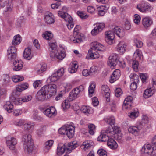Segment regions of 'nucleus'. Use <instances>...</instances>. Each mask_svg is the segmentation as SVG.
I'll list each match as a JSON object with an SVG mask.
<instances>
[{
	"mask_svg": "<svg viewBox=\"0 0 156 156\" xmlns=\"http://www.w3.org/2000/svg\"><path fill=\"white\" fill-rule=\"evenodd\" d=\"M137 7L139 11L144 12L151 11L152 9L150 5L144 1L138 5Z\"/></svg>",
	"mask_w": 156,
	"mask_h": 156,
	"instance_id": "nucleus-9",
	"label": "nucleus"
},
{
	"mask_svg": "<svg viewBox=\"0 0 156 156\" xmlns=\"http://www.w3.org/2000/svg\"><path fill=\"white\" fill-rule=\"evenodd\" d=\"M81 111L87 115L92 113L93 112V109L91 108L86 106H82L81 108Z\"/></svg>",
	"mask_w": 156,
	"mask_h": 156,
	"instance_id": "nucleus-27",
	"label": "nucleus"
},
{
	"mask_svg": "<svg viewBox=\"0 0 156 156\" xmlns=\"http://www.w3.org/2000/svg\"><path fill=\"white\" fill-rule=\"evenodd\" d=\"M104 120L107 123L112 126L114 125L115 123V119L114 117L112 116L108 117L106 118H105Z\"/></svg>",
	"mask_w": 156,
	"mask_h": 156,
	"instance_id": "nucleus-37",
	"label": "nucleus"
},
{
	"mask_svg": "<svg viewBox=\"0 0 156 156\" xmlns=\"http://www.w3.org/2000/svg\"><path fill=\"white\" fill-rule=\"evenodd\" d=\"M131 81L133 83H138L139 81V76L135 74H131L130 76Z\"/></svg>",
	"mask_w": 156,
	"mask_h": 156,
	"instance_id": "nucleus-42",
	"label": "nucleus"
},
{
	"mask_svg": "<svg viewBox=\"0 0 156 156\" xmlns=\"http://www.w3.org/2000/svg\"><path fill=\"white\" fill-rule=\"evenodd\" d=\"M6 143L8 147L10 149L13 150L17 144V140L16 138L12 137L7 140Z\"/></svg>",
	"mask_w": 156,
	"mask_h": 156,
	"instance_id": "nucleus-19",
	"label": "nucleus"
},
{
	"mask_svg": "<svg viewBox=\"0 0 156 156\" xmlns=\"http://www.w3.org/2000/svg\"><path fill=\"white\" fill-rule=\"evenodd\" d=\"M101 89L102 93L103 94L109 92L110 90L108 87L107 85H104L102 86L101 87Z\"/></svg>",
	"mask_w": 156,
	"mask_h": 156,
	"instance_id": "nucleus-60",
	"label": "nucleus"
},
{
	"mask_svg": "<svg viewBox=\"0 0 156 156\" xmlns=\"http://www.w3.org/2000/svg\"><path fill=\"white\" fill-rule=\"evenodd\" d=\"M39 69H36V72L38 73H41L43 72L46 70V65H43L41 66V65L39 66Z\"/></svg>",
	"mask_w": 156,
	"mask_h": 156,
	"instance_id": "nucleus-50",
	"label": "nucleus"
},
{
	"mask_svg": "<svg viewBox=\"0 0 156 156\" xmlns=\"http://www.w3.org/2000/svg\"><path fill=\"white\" fill-rule=\"evenodd\" d=\"M134 22L135 23L138 24L140 23L141 19L140 16L138 14H135L134 15Z\"/></svg>",
	"mask_w": 156,
	"mask_h": 156,
	"instance_id": "nucleus-62",
	"label": "nucleus"
},
{
	"mask_svg": "<svg viewBox=\"0 0 156 156\" xmlns=\"http://www.w3.org/2000/svg\"><path fill=\"white\" fill-rule=\"evenodd\" d=\"M68 100H65L62 104V106L64 110H66L69 108L70 106V104Z\"/></svg>",
	"mask_w": 156,
	"mask_h": 156,
	"instance_id": "nucleus-47",
	"label": "nucleus"
},
{
	"mask_svg": "<svg viewBox=\"0 0 156 156\" xmlns=\"http://www.w3.org/2000/svg\"><path fill=\"white\" fill-rule=\"evenodd\" d=\"M91 146L90 142L89 141H87L83 142L82 147H83V149H88L90 148Z\"/></svg>",
	"mask_w": 156,
	"mask_h": 156,
	"instance_id": "nucleus-53",
	"label": "nucleus"
},
{
	"mask_svg": "<svg viewBox=\"0 0 156 156\" xmlns=\"http://www.w3.org/2000/svg\"><path fill=\"white\" fill-rule=\"evenodd\" d=\"M104 130L101 131V134L99 136L98 138V140L102 142L108 141V137L104 134Z\"/></svg>",
	"mask_w": 156,
	"mask_h": 156,
	"instance_id": "nucleus-33",
	"label": "nucleus"
},
{
	"mask_svg": "<svg viewBox=\"0 0 156 156\" xmlns=\"http://www.w3.org/2000/svg\"><path fill=\"white\" fill-rule=\"evenodd\" d=\"M43 37L47 40H50L53 37L52 34L48 32H46L42 35Z\"/></svg>",
	"mask_w": 156,
	"mask_h": 156,
	"instance_id": "nucleus-46",
	"label": "nucleus"
},
{
	"mask_svg": "<svg viewBox=\"0 0 156 156\" xmlns=\"http://www.w3.org/2000/svg\"><path fill=\"white\" fill-rule=\"evenodd\" d=\"M133 98L131 96H129L126 98L124 101L123 107L125 109L130 108L132 102Z\"/></svg>",
	"mask_w": 156,
	"mask_h": 156,
	"instance_id": "nucleus-18",
	"label": "nucleus"
},
{
	"mask_svg": "<svg viewBox=\"0 0 156 156\" xmlns=\"http://www.w3.org/2000/svg\"><path fill=\"white\" fill-rule=\"evenodd\" d=\"M44 19L45 22L48 24H53L55 21L54 15L50 12L46 13L44 15Z\"/></svg>",
	"mask_w": 156,
	"mask_h": 156,
	"instance_id": "nucleus-14",
	"label": "nucleus"
},
{
	"mask_svg": "<svg viewBox=\"0 0 156 156\" xmlns=\"http://www.w3.org/2000/svg\"><path fill=\"white\" fill-rule=\"evenodd\" d=\"M46 131V126H43L37 130V133L39 135H41Z\"/></svg>",
	"mask_w": 156,
	"mask_h": 156,
	"instance_id": "nucleus-63",
	"label": "nucleus"
},
{
	"mask_svg": "<svg viewBox=\"0 0 156 156\" xmlns=\"http://www.w3.org/2000/svg\"><path fill=\"white\" fill-rule=\"evenodd\" d=\"M23 132H30L34 129V126L32 123L28 122L24 124Z\"/></svg>",
	"mask_w": 156,
	"mask_h": 156,
	"instance_id": "nucleus-25",
	"label": "nucleus"
},
{
	"mask_svg": "<svg viewBox=\"0 0 156 156\" xmlns=\"http://www.w3.org/2000/svg\"><path fill=\"white\" fill-rule=\"evenodd\" d=\"M114 139H111L109 140L107 143V145L109 147L113 149H116L117 148V143L115 141V140H116L114 138Z\"/></svg>",
	"mask_w": 156,
	"mask_h": 156,
	"instance_id": "nucleus-26",
	"label": "nucleus"
},
{
	"mask_svg": "<svg viewBox=\"0 0 156 156\" xmlns=\"http://www.w3.org/2000/svg\"><path fill=\"white\" fill-rule=\"evenodd\" d=\"M142 23L145 27H148L152 24V21L149 18L145 17L142 19Z\"/></svg>",
	"mask_w": 156,
	"mask_h": 156,
	"instance_id": "nucleus-32",
	"label": "nucleus"
},
{
	"mask_svg": "<svg viewBox=\"0 0 156 156\" xmlns=\"http://www.w3.org/2000/svg\"><path fill=\"white\" fill-rule=\"evenodd\" d=\"M23 56L25 58L28 60L30 59L32 57L31 50L29 48L25 49L24 51Z\"/></svg>",
	"mask_w": 156,
	"mask_h": 156,
	"instance_id": "nucleus-30",
	"label": "nucleus"
},
{
	"mask_svg": "<svg viewBox=\"0 0 156 156\" xmlns=\"http://www.w3.org/2000/svg\"><path fill=\"white\" fill-rule=\"evenodd\" d=\"M59 78L56 75L55 73L52 74L47 79V81L48 83L51 82H54L57 81Z\"/></svg>",
	"mask_w": 156,
	"mask_h": 156,
	"instance_id": "nucleus-39",
	"label": "nucleus"
},
{
	"mask_svg": "<svg viewBox=\"0 0 156 156\" xmlns=\"http://www.w3.org/2000/svg\"><path fill=\"white\" fill-rule=\"evenodd\" d=\"M17 49L14 46H11L8 50L7 57L11 61L16 58Z\"/></svg>",
	"mask_w": 156,
	"mask_h": 156,
	"instance_id": "nucleus-10",
	"label": "nucleus"
},
{
	"mask_svg": "<svg viewBox=\"0 0 156 156\" xmlns=\"http://www.w3.org/2000/svg\"><path fill=\"white\" fill-rule=\"evenodd\" d=\"M32 98V97L30 95L26 96L24 98H20L19 99L18 101H19V104L22 103V102H27L30 101Z\"/></svg>",
	"mask_w": 156,
	"mask_h": 156,
	"instance_id": "nucleus-43",
	"label": "nucleus"
},
{
	"mask_svg": "<svg viewBox=\"0 0 156 156\" xmlns=\"http://www.w3.org/2000/svg\"><path fill=\"white\" fill-rule=\"evenodd\" d=\"M117 69H115L113 72L111 76V78L109 81L111 83H113L117 80V73L116 70Z\"/></svg>",
	"mask_w": 156,
	"mask_h": 156,
	"instance_id": "nucleus-44",
	"label": "nucleus"
},
{
	"mask_svg": "<svg viewBox=\"0 0 156 156\" xmlns=\"http://www.w3.org/2000/svg\"><path fill=\"white\" fill-rule=\"evenodd\" d=\"M3 108L8 113H10L12 112L13 106L11 102L7 101L3 106Z\"/></svg>",
	"mask_w": 156,
	"mask_h": 156,
	"instance_id": "nucleus-28",
	"label": "nucleus"
},
{
	"mask_svg": "<svg viewBox=\"0 0 156 156\" xmlns=\"http://www.w3.org/2000/svg\"><path fill=\"white\" fill-rule=\"evenodd\" d=\"M134 41L137 47L140 48L143 46V44L141 41L137 39H135L134 40Z\"/></svg>",
	"mask_w": 156,
	"mask_h": 156,
	"instance_id": "nucleus-64",
	"label": "nucleus"
},
{
	"mask_svg": "<svg viewBox=\"0 0 156 156\" xmlns=\"http://www.w3.org/2000/svg\"><path fill=\"white\" fill-rule=\"evenodd\" d=\"M98 153L100 156H107V152L103 149H99L98 151Z\"/></svg>",
	"mask_w": 156,
	"mask_h": 156,
	"instance_id": "nucleus-59",
	"label": "nucleus"
},
{
	"mask_svg": "<svg viewBox=\"0 0 156 156\" xmlns=\"http://www.w3.org/2000/svg\"><path fill=\"white\" fill-rule=\"evenodd\" d=\"M3 83L5 84L9 83L10 82V78L8 75H4L2 77Z\"/></svg>",
	"mask_w": 156,
	"mask_h": 156,
	"instance_id": "nucleus-51",
	"label": "nucleus"
},
{
	"mask_svg": "<svg viewBox=\"0 0 156 156\" xmlns=\"http://www.w3.org/2000/svg\"><path fill=\"white\" fill-rule=\"evenodd\" d=\"M125 35V32L123 29L122 28L118 27V37L120 38L123 37Z\"/></svg>",
	"mask_w": 156,
	"mask_h": 156,
	"instance_id": "nucleus-54",
	"label": "nucleus"
},
{
	"mask_svg": "<svg viewBox=\"0 0 156 156\" xmlns=\"http://www.w3.org/2000/svg\"><path fill=\"white\" fill-rule=\"evenodd\" d=\"M108 8H106L105 5L101 6L99 7L98 8V14L101 16H103Z\"/></svg>",
	"mask_w": 156,
	"mask_h": 156,
	"instance_id": "nucleus-36",
	"label": "nucleus"
},
{
	"mask_svg": "<svg viewBox=\"0 0 156 156\" xmlns=\"http://www.w3.org/2000/svg\"><path fill=\"white\" fill-rule=\"evenodd\" d=\"M64 70L63 68H61L58 70L56 72L54 73L59 79L63 75L64 73Z\"/></svg>",
	"mask_w": 156,
	"mask_h": 156,
	"instance_id": "nucleus-52",
	"label": "nucleus"
},
{
	"mask_svg": "<svg viewBox=\"0 0 156 156\" xmlns=\"http://www.w3.org/2000/svg\"><path fill=\"white\" fill-rule=\"evenodd\" d=\"M66 150V146L65 144L61 143L58 145L57 148V154L60 156L62 155Z\"/></svg>",
	"mask_w": 156,
	"mask_h": 156,
	"instance_id": "nucleus-24",
	"label": "nucleus"
},
{
	"mask_svg": "<svg viewBox=\"0 0 156 156\" xmlns=\"http://www.w3.org/2000/svg\"><path fill=\"white\" fill-rule=\"evenodd\" d=\"M12 61L13 62V69L14 71H19L22 69L23 62L21 60L15 59Z\"/></svg>",
	"mask_w": 156,
	"mask_h": 156,
	"instance_id": "nucleus-15",
	"label": "nucleus"
},
{
	"mask_svg": "<svg viewBox=\"0 0 156 156\" xmlns=\"http://www.w3.org/2000/svg\"><path fill=\"white\" fill-rule=\"evenodd\" d=\"M91 45V47L88 50V53L86 57V58L87 59H94L99 58V54L97 51H104V47L97 42L92 43Z\"/></svg>",
	"mask_w": 156,
	"mask_h": 156,
	"instance_id": "nucleus-2",
	"label": "nucleus"
},
{
	"mask_svg": "<svg viewBox=\"0 0 156 156\" xmlns=\"http://www.w3.org/2000/svg\"><path fill=\"white\" fill-rule=\"evenodd\" d=\"M141 151L142 153L148 154H154V153H152V149L151 145L149 144H145L142 147Z\"/></svg>",
	"mask_w": 156,
	"mask_h": 156,
	"instance_id": "nucleus-20",
	"label": "nucleus"
},
{
	"mask_svg": "<svg viewBox=\"0 0 156 156\" xmlns=\"http://www.w3.org/2000/svg\"><path fill=\"white\" fill-rule=\"evenodd\" d=\"M78 146V144L75 141L70 142L68 144V146L66 147V150L68 152L70 153L72 150L76 148Z\"/></svg>",
	"mask_w": 156,
	"mask_h": 156,
	"instance_id": "nucleus-23",
	"label": "nucleus"
},
{
	"mask_svg": "<svg viewBox=\"0 0 156 156\" xmlns=\"http://www.w3.org/2000/svg\"><path fill=\"white\" fill-rule=\"evenodd\" d=\"M77 14L79 16L83 19H86L88 17V16L83 12L78 11Z\"/></svg>",
	"mask_w": 156,
	"mask_h": 156,
	"instance_id": "nucleus-57",
	"label": "nucleus"
},
{
	"mask_svg": "<svg viewBox=\"0 0 156 156\" xmlns=\"http://www.w3.org/2000/svg\"><path fill=\"white\" fill-rule=\"evenodd\" d=\"M78 67V65L76 63H73L72 66L68 69V71L69 72L71 73H74L76 71Z\"/></svg>",
	"mask_w": 156,
	"mask_h": 156,
	"instance_id": "nucleus-40",
	"label": "nucleus"
},
{
	"mask_svg": "<svg viewBox=\"0 0 156 156\" xmlns=\"http://www.w3.org/2000/svg\"><path fill=\"white\" fill-rule=\"evenodd\" d=\"M90 73L91 75H94L98 73V68L94 66H92L90 69Z\"/></svg>",
	"mask_w": 156,
	"mask_h": 156,
	"instance_id": "nucleus-61",
	"label": "nucleus"
},
{
	"mask_svg": "<svg viewBox=\"0 0 156 156\" xmlns=\"http://www.w3.org/2000/svg\"><path fill=\"white\" fill-rule=\"evenodd\" d=\"M74 127L69 125H66L65 126H63L58 130L59 133L62 135L66 134L68 137L71 138L74 133Z\"/></svg>",
	"mask_w": 156,
	"mask_h": 156,
	"instance_id": "nucleus-4",
	"label": "nucleus"
},
{
	"mask_svg": "<svg viewBox=\"0 0 156 156\" xmlns=\"http://www.w3.org/2000/svg\"><path fill=\"white\" fill-rule=\"evenodd\" d=\"M53 141L51 140H49L47 141L45 143V146L44 148V151L45 153L48 152L53 144Z\"/></svg>",
	"mask_w": 156,
	"mask_h": 156,
	"instance_id": "nucleus-31",
	"label": "nucleus"
},
{
	"mask_svg": "<svg viewBox=\"0 0 156 156\" xmlns=\"http://www.w3.org/2000/svg\"><path fill=\"white\" fill-rule=\"evenodd\" d=\"M126 45L123 41H121L118 44V51L121 54H123L126 51Z\"/></svg>",
	"mask_w": 156,
	"mask_h": 156,
	"instance_id": "nucleus-22",
	"label": "nucleus"
},
{
	"mask_svg": "<svg viewBox=\"0 0 156 156\" xmlns=\"http://www.w3.org/2000/svg\"><path fill=\"white\" fill-rule=\"evenodd\" d=\"M21 41V37L20 35L18 34L14 37L12 43V45H16L20 44Z\"/></svg>",
	"mask_w": 156,
	"mask_h": 156,
	"instance_id": "nucleus-38",
	"label": "nucleus"
},
{
	"mask_svg": "<svg viewBox=\"0 0 156 156\" xmlns=\"http://www.w3.org/2000/svg\"><path fill=\"white\" fill-rule=\"evenodd\" d=\"M139 115V112L137 110H135L129 113V117L132 119H135Z\"/></svg>",
	"mask_w": 156,
	"mask_h": 156,
	"instance_id": "nucleus-48",
	"label": "nucleus"
},
{
	"mask_svg": "<svg viewBox=\"0 0 156 156\" xmlns=\"http://www.w3.org/2000/svg\"><path fill=\"white\" fill-rule=\"evenodd\" d=\"M137 129L136 126H131L128 129V130L130 133L133 134L135 136H137L139 134Z\"/></svg>",
	"mask_w": 156,
	"mask_h": 156,
	"instance_id": "nucleus-35",
	"label": "nucleus"
},
{
	"mask_svg": "<svg viewBox=\"0 0 156 156\" xmlns=\"http://www.w3.org/2000/svg\"><path fill=\"white\" fill-rule=\"evenodd\" d=\"M155 90L152 87L146 89L144 93V97L147 98L152 96L154 93Z\"/></svg>",
	"mask_w": 156,
	"mask_h": 156,
	"instance_id": "nucleus-21",
	"label": "nucleus"
},
{
	"mask_svg": "<svg viewBox=\"0 0 156 156\" xmlns=\"http://www.w3.org/2000/svg\"><path fill=\"white\" fill-rule=\"evenodd\" d=\"M22 141L25 151L29 154L32 153L34 149V144L31 135L30 134L24 135Z\"/></svg>",
	"mask_w": 156,
	"mask_h": 156,
	"instance_id": "nucleus-3",
	"label": "nucleus"
},
{
	"mask_svg": "<svg viewBox=\"0 0 156 156\" xmlns=\"http://www.w3.org/2000/svg\"><path fill=\"white\" fill-rule=\"evenodd\" d=\"M49 50L51 52H54L57 51V44L56 42H51L49 43Z\"/></svg>",
	"mask_w": 156,
	"mask_h": 156,
	"instance_id": "nucleus-41",
	"label": "nucleus"
},
{
	"mask_svg": "<svg viewBox=\"0 0 156 156\" xmlns=\"http://www.w3.org/2000/svg\"><path fill=\"white\" fill-rule=\"evenodd\" d=\"M80 29V26H76L74 29L73 36L70 37V41L74 43H80L82 41L81 34L78 32Z\"/></svg>",
	"mask_w": 156,
	"mask_h": 156,
	"instance_id": "nucleus-5",
	"label": "nucleus"
},
{
	"mask_svg": "<svg viewBox=\"0 0 156 156\" xmlns=\"http://www.w3.org/2000/svg\"><path fill=\"white\" fill-rule=\"evenodd\" d=\"M105 27V24L104 23H97L96 27L91 31V34L93 36L97 35Z\"/></svg>",
	"mask_w": 156,
	"mask_h": 156,
	"instance_id": "nucleus-13",
	"label": "nucleus"
},
{
	"mask_svg": "<svg viewBox=\"0 0 156 156\" xmlns=\"http://www.w3.org/2000/svg\"><path fill=\"white\" fill-rule=\"evenodd\" d=\"M95 86L94 84H91L89 87V94L90 97H92V94H93L94 91V89L95 88Z\"/></svg>",
	"mask_w": 156,
	"mask_h": 156,
	"instance_id": "nucleus-55",
	"label": "nucleus"
},
{
	"mask_svg": "<svg viewBox=\"0 0 156 156\" xmlns=\"http://www.w3.org/2000/svg\"><path fill=\"white\" fill-rule=\"evenodd\" d=\"M117 55L115 54H113L110 56L107 62L108 65L110 66L111 69H113L117 65Z\"/></svg>",
	"mask_w": 156,
	"mask_h": 156,
	"instance_id": "nucleus-11",
	"label": "nucleus"
},
{
	"mask_svg": "<svg viewBox=\"0 0 156 156\" xmlns=\"http://www.w3.org/2000/svg\"><path fill=\"white\" fill-rule=\"evenodd\" d=\"M50 55L51 59L56 57L59 60H62L65 56L66 55L64 50H58L54 52H50Z\"/></svg>",
	"mask_w": 156,
	"mask_h": 156,
	"instance_id": "nucleus-12",
	"label": "nucleus"
},
{
	"mask_svg": "<svg viewBox=\"0 0 156 156\" xmlns=\"http://www.w3.org/2000/svg\"><path fill=\"white\" fill-rule=\"evenodd\" d=\"M104 130L101 131V134L99 136L98 138V140L102 142L108 141V137L104 134Z\"/></svg>",
	"mask_w": 156,
	"mask_h": 156,
	"instance_id": "nucleus-34",
	"label": "nucleus"
},
{
	"mask_svg": "<svg viewBox=\"0 0 156 156\" xmlns=\"http://www.w3.org/2000/svg\"><path fill=\"white\" fill-rule=\"evenodd\" d=\"M84 89L83 86L80 85L73 90L70 93L68 98V100L72 101L76 98L80 92L83 91Z\"/></svg>",
	"mask_w": 156,
	"mask_h": 156,
	"instance_id": "nucleus-7",
	"label": "nucleus"
},
{
	"mask_svg": "<svg viewBox=\"0 0 156 156\" xmlns=\"http://www.w3.org/2000/svg\"><path fill=\"white\" fill-rule=\"evenodd\" d=\"M112 131H111V128L110 127H108L106 130H104L105 131L104 133H109L112 134V136L116 140L117 136V126H114L113 127H112Z\"/></svg>",
	"mask_w": 156,
	"mask_h": 156,
	"instance_id": "nucleus-16",
	"label": "nucleus"
},
{
	"mask_svg": "<svg viewBox=\"0 0 156 156\" xmlns=\"http://www.w3.org/2000/svg\"><path fill=\"white\" fill-rule=\"evenodd\" d=\"M134 55H137V60H142L143 56L141 51L139 50H136L135 52Z\"/></svg>",
	"mask_w": 156,
	"mask_h": 156,
	"instance_id": "nucleus-56",
	"label": "nucleus"
},
{
	"mask_svg": "<svg viewBox=\"0 0 156 156\" xmlns=\"http://www.w3.org/2000/svg\"><path fill=\"white\" fill-rule=\"evenodd\" d=\"M24 79V78L22 76H20L19 75L13 76L12 78V80L13 82L17 83L22 81Z\"/></svg>",
	"mask_w": 156,
	"mask_h": 156,
	"instance_id": "nucleus-45",
	"label": "nucleus"
},
{
	"mask_svg": "<svg viewBox=\"0 0 156 156\" xmlns=\"http://www.w3.org/2000/svg\"><path fill=\"white\" fill-rule=\"evenodd\" d=\"M139 63L137 61L134 60L132 63V67L135 71L137 72L138 71V68Z\"/></svg>",
	"mask_w": 156,
	"mask_h": 156,
	"instance_id": "nucleus-58",
	"label": "nucleus"
},
{
	"mask_svg": "<svg viewBox=\"0 0 156 156\" xmlns=\"http://www.w3.org/2000/svg\"><path fill=\"white\" fill-rule=\"evenodd\" d=\"M58 15L59 16L63 18L66 21H70V20H71L72 17L67 13L59 11Z\"/></svg>",
	"mask_w": 156,
	"mask_h": 156,
	"instance_id": "nucleus-29",
	"label": "nucleus"
},
{
	"mask_svg": "<svg viewBox=\"0 0 156 156\" xmlns=\"http://www.w3.org/2000/svg\"><path fill=\"white\" fill-rule=\"evenodd\" d=\"M55 111V108L51 107L46 109L43 112L47 117H51L56 115Z\"/></svg>",
	"mask_w": 156,
	"mask_h": 156,
	"instance_id": "nucleus-17",
	"label": "nucleus"
},
{
	"mask_svg": "<svg viewBox=\"0 0 156 156\" xmlns=\"http://www.w3.org/2000/svg\"><path fill=\"white\" fill-rule=\"evenodd\" d=\"M57 86L55 84L45 85L42 87L37 93V98L41 101H43L47 98L46 96L49 94L50 96L54 95L56 93Z\"/></svg>",
	"mask_w": 156,
	"mask_h": 156,
	"instance_id": "nucleus-1",
	"label": "nucleus"
},
{
	"mask_svg": "<svg viewBox=\"0 0 156 156\" xmlns=\"http://www.w3.org/2000/svg\"><path fill=\"white\" fill-rule=\"evenodd\" d=\"M89 129V132L91 135H93L94 133V131L95 128V126L93 124H90L88 126Z\"/></svg>",
	"mask_w": 156,
	"mask_h": 156,
	"instance_id": "nucleus-49",
	"label": "nucleus"
},
{
	"mask_svg": "<svg viewBox=\"0 0 156 156\" xmlns=\"http://www.w3.org/2000/svg\"><path fill=\"white\" fill-rule=\"evenodd\" d=\"M115 30L114 32L111 31H106L105 32V41L106 42L109 44L111 45L113 43V39L115 37L114 34L117 35V31L116 30L115 28H114Z\"/></svg>",
	"mask_w": 156,
	"mask_h": 156,
	"instance_id": "nucleus-8",
	"label": "nucleus"
},
{
	"mask_svg": "<svg viewBox=\"0 0 156 156\" xmlns=\"http://www.w3.org/2000/svg\"><path fill=\"white\" fill-rule=\"evenodd\" d=\"M3 9L4 13L5 14H9L11 12L13 9V4L10 2H3L0 0V9Z\"/></svg>",
	"mask_w": 156,
	"mask_h": 156,
	"instance_id": "nucleus-6",
	"label": "nucleus"
}]
</instances>
